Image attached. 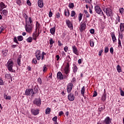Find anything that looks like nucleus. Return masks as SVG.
Masks as SVG:
<instances>
[{
    "label": "nucleus",
    "instance_id": "nucleus-51",
    "mask_svg": "<svg viewBox=\"0 0 124 124\" xmlns=\"http://www.w3.org/2000/svg\"><path fill=\"white\" fill-rule=\"evenodd\" d=\"M75 82H76V78H73V79H72L71 82H70V83H72V84H74V83H75Z\"/></svg>",
    "mask_w": 124,
    "mask_h": 124
},
{
    "label": "nucleus",
    "instance_id": "nucleus-8",
    "mask_svg": "<svg viewBox=\"0 0 124 124\" xmlns=\"http://www.w3.org/2000/svg\"><path fill=\"white\" fill-rule=\"evenodd\" d=\"M31 111L32 115L34 116H36L39 114V109H38L32 108Z\"/></svg>",
    "mask_w": 124,
    "mask_h": 124
},
{
    "label": "nucleus",
    "instance_id": "nucleus-26",
    "mask_svg": "<svg viewBox=\"0 0 124 124\" xmlns=\"http://www.w3.org/2000/svg\"><path fill=\"white\" fill-rule=\"evenodd\" d=\"M67 63H68L69 64V66H70V62H71V58H70V56L69 55H68V56H67Z\"/></svg>",
    "mask_w": 124,
    "mask_h": 124
},
{
    "label": "nucleus",
    "instance_id": "nucleus-46",
    "mask_svg": "<svg viewBox=\"0 0 124 124\" xmlns=\"http://www.w3.org/2000/svg\"><path fill=\"white\" fill-rule=\"evenodd\" d=\"M47 67H46V65H44V66L43 67V72H44L45 73V72H46V71H47Z\"/></svg>",
    "mask_w": 124,
    "mask_h": 124
},
{
    "label": "nucleus",
    "instance_id": "nucleus-2",
    "mask_svg": "<svg viewBox=\"0 0 124 124\" xmlns=\"http://www.w3.org/2000/svg\"><path fill=\"white\" fill-rule=\"evenodd\" d=\"M13 65H14V62H13V60L11 59H9L7 64H6V66L10 72H14V71H13Z\"/></svg>",
    "mask_w": 124,
    "mask_h": 124
},
{
    "label": "nucleus",
    "instance_id": "nucleus-38",
    "mask_svg": "<svg viewBox=\"0 0 124 124\" xmlns=\"http://www.w3.org/2000/svg\"><path fill=\"white\" fill-rule=\"evenodd\" d=\"M46 55V53L44 52V51H43L42 52V55H41V59L42 60V61H43V60H44V56H45Z\"/></svg>",
    "mask_w": 124,
    "mask_h": 124
},
{
    "label": "nucleus",
    "instance_id": "nucleus-10",
    "mask_svg": "<svg viewBox=\"0 0 124 124\" xmlns=\"http://www.w3.org/2000/svg\"><path fill=\"white\" fill-rule=\"evenodd\" d=\"M106 15H107V16H112V10L110 8H108L106 9L105 11Z\"/></svg>",
    "mask_w": 124,
    "mask_h": 124
},
{
    "label": "nucleus",
    "instance_id": "nucleus-24",
    "mask_svg": "<svg viewBox=\"0 0 124 124\" xmlns=\"http://www.w3.org/2000/svg\"><path fill=\"white\" fill-rule=\"evenodd\" d=\"M120 29L121 32H124V23H120Z\"/></svg>",
    "mask_w": 124,
    "mask_h": 124
},
{
    "label": "nucleus",
    "instance_id": "nucleus-13",
    "mask_svg": "<svg viewBox=\"0 0 124 124\" xmlns=\"http://www.w3.org/2000/svg\"><path fill=\"white\" fill-rule=\"evenodd\" d=\"M25 94L26 95H31V94H32V89H28L25 91Z\"/></svg>",
    "mask_w": 124,
    "mask_h": 124
},
{
    "label": "nucleus",
    "instance_id": "nucleus-61",
    "mask_svg": "<svg viewBox=\"0 0 124 124\" xmlns=\"http://www.w3.org/2000/svg\"><path fill=\"white\" fill-rule=\"evenodd\" d=\"M97 95V92H94L93 95V97H95V96H96Z\"/></svg>",
    "mask_w": 124,
    "mask_h": 124
},
{
    "label": "nucleus",
    "instance_id": "nucleus-32",
    "mask_svg": "<svg viewBox=\"0 0 124 124\" xmlns=\"http://www.w3.org/2000/svg\"><path fill=\"white\" fill-rule=\"evenodd\" d=\"M119 11L121 15H124V8H120L119 9Z\"/></svg>",
    "mask_w": 124,
    "mask_h": 124
},
{
    "label": "nucleus",
    "instance_id": "nucleus-39",
    "mask_svg": "<svg viewBox=\"0 0 124 124\" xmlns=\"http://www.w3.org/2000/svg\"><path fill=\"white\" fill-rule=\"evenodd\" d=\"M82 18H83V14L79 13L78 15V20L79 22H80V21L82 20Z\"/></svg>",
    "mask_w": 124,
    "mask_h": 124
},
{
    "label": "nucleus",
    "instance_id": "nucleus-1",
    "mask_svg": "<svg viewBox=\"0 0 124 124\" xmlns=\"http://www.w3.org/2000/svg\"><path fill=\"white\" fill-rule=\"evenodd\" d=\"M33 21L31 17H29L25 20V29L27 32H31L32 31V23Z\"/></svg>",
    "mask_w": 124,
    "mask_h": 124
},
{
    "label": "nucleus",
    "instance_id": "nucleus-6",
    "mask_svg": "<svg viewBox=\"0 0 124 124\" xmlns=\"http://www.w3.org/2000/svg\"><path fill=\"white\" fill-rule=\"evenodd\" d=\"M35 57L37 61H40L41 59V51L40 50H36L35 52Z\"/></svg>",
    "mask_w": 124,
    "mask_h": 124
},
{
    "label": "nucleus",
    "instance_id": "nucleus-53",
    "mask_svg": "<svg viewBox=\"0 0 124 124\" xmlns=\"http://www.w3.org/2000/svg\"><path fill=\"white\" fill-rule=\"evenodd\" d=\"M48 16H49V18H51V17H52V16H53V13L52 12V11L51 10H50V11H49Z\"/></svg>",
    "mask_w": 124,
    "mask_h": 124
},
{
    "label": "nucleus",
    "instance_id": "nucleus-49",
    "mask_svg": "<svg viewBox=\"0 0 124 124\" xmlns=\"http://www.w3.org/2000/svg\"><path fill=\"white\" fill-rule=\"evenodd\" d=\"M32 63H34L35 64L37 63V61L36 60V59H33L32 61Z\"/></svg>",
    "mask_w": 124,
    "mask_h": 124
},
{
    "label": "nucleus",
    "instance_id": "nucleus-54",
    "mask_svg": "<svg viewBox=\"0 0 124 124\" xmlns=\"http://www.w3.org/2000/svg\"><path fill=\"white\" fill-rule=\"evenodd\" d=\"M56 16L57 18H60V17H61L60 13H59L58 12H57L56 13Z\"/></svg>",
    "mask_w": 124,
    "mask_h": 124
},
{
    "label": "nucleus",
    "instance_id": "nucleus-35",
    "mask_svg": "<svg viewBox=\"0 0 124 124\" xmlns=\"http://www.w3.org/2000/svg\"><path fill=\"white\" fill-rule=\"evenodd\" d=\"M116 69L119 73H120V72H122V69L121 68V66L120 65H118L117 66Z\"/></svg>",
    "mask_w": 124,
    "mask_h": 124
},
{
    "label": "nucleus",
    "instance_id": "nucleus-44",
    "mask_svg": "<svg viewBox=\"0 0 124 124\" xmlns=\"http://www.w3.org/2000/svg\"><path fill=\"white\" fill-rule=\"evenodd\" d=\"M32 36H33V40H36V37H37V36H38V35L35 34V33H33Z\"/></svg>",
    "mask_w": 124,
    "mask_h": 124
},
{
    "label": "nucleus",
    "instance_id": "nucleus-28",
    "mask_svg": "<svg viewBox=\"0 0 124 124\" xmlns=\"http://www.w3.org/2000/svg\"><path fill=\"white\" fill-rule=\"evenodd\" d=\"M39 29H40V24H39V23L38 22L36 21V29H35L36 31H37V30H39Z\"/></svg>",
    "mask_w": 124,
    "mask_h": 124
},
{
    "label": "nucleus",
    "instance_id": "nucleus-4",
    "mask_svg": "<svg viewBox=\"0 0 124 124\" xmlns=\"http://www.w3.org/2000/svg\"><path fill=\"white\" fill-rule=\"evenodd\" d=\"M69 64L68 63H66L65 66L64 68L63 71L64 73L68 76V74L69 72H70V68H69Z\"/></svg>",
    "mask_w": 124,
    "mask_h": 124
},
{
    "label": "nucleus",
    "instance_id": "nucleus-9",
    "mask_svg": "<svg viewBox=\"0 0 124 124\" xmlns=\"http://www.w3.org/2000/svg\"><path fill=\"white\" fill-rule=\"evenodd\" d=\"M66 24L67 25V27L70 29V30H73V25L71 23V21L69 20V19L66 20Z\"/></svg>",
    "mask_w": 124,
    "mask_h": 124
},
{
    "label": "nucleus",
    "instance_id": "nucleus-15",
    "mask_svg": "<svg viewBox=\"0 0 124 124\" xmlns=\"http://www.w3.org/2000/svg\"><path fill=\"white\" fill-rule=\"evenodd\" d=\"M38 5L40 8H43L44 6V3L43 2V0H38Z\"/></svg>",
    "mask_w": 124,
    "mask_h": 124
},
{
    "label": "nucleus",
    "instance_id": "nucleus-33",
    "mask_svg": "<svg viewBox=\"0 0 124 124\" xmlns=\"http://www.w3.org/2000/svg\"><path fill=\"white\" fill-rule=\"evenodd\" d=\"M73 68V72L74 73H76V72H77V70H78V68H77V66H76V65H74Z\"/></svg>",
    "mask_w": 124,
    "mask_h": 124
},
{
    "label": "nucleus",
    "instance_id": "nucleus-40",
    "mask_svg": "<svg viewBox=\"0 0 124 124\" xmlns=\"http://www.w3.org/2000/svg\"><path fill=\"white\" fill-rule=\"evenodd\" d=\"M13 42L15 43H16V44L19 45V42H18V40H17V37L15 36V37H14Z\"/></svg>",
    "mask_w": 124,
    "mask_h": 124
},
{
    "label": "nucleus",
    "instance_id": "nucleus-45",
    "mask_svg": "<svg viewBox=\"0 0 124 124\" xmlns=\"http://www.w3.org/2000/svg\"><path fill=\"white\" fill-rule=\"evenodd\" d=\"M69 8H73L74 7V3H70L68 5Z\"/></svg>",
    "mask_w": 124,
    "mask_h": 124
},
{
    "label": "nucleus",
    "instance_id": "nucleus-59",
    "mask_svg": "<svg viewBox=\"0 0 124 124\" xmlns=\"http://www.w3.org/2000/svg\"><path fill=\"white\" fill-rule=\"evenodd\" d=\"M58 119V117L57 116H55L54 117H53L52 118V121H53L54 122H57V120Z\"/></svg>",
    "mask_w": 124,
    "mask_h": 124
},
{
    "label": "nucleus",
    "instance_id": "nucleus-31",
    "mask_svg": "<svg viewBox=\"0 0 124 124\" xmlns=\"http://www.w3.org/2000/svg\"><path fill=\"white\" fill-rule=\"evenodd\" d=\"M26 41L28 43H31V42H32V38L31 37H29L26 39Z\"/></svg>",
    "mask_w": 124,
    "mask_h": 124
},
{
    "label": "nucleus",
    "instance_id": "nucleus-63",
    "mask_svg": "<svg viewBox=\"0 0 124 124\" xmlns=\"http://www.w3.org/2000/svg\"><path fill=\"white\" fill-rule=\"evenodd\" d=\"M108 51H109V48H108V47H105V53H108Z\"/></svg>",
    "mask_w": 124,
    "mask_h": 124
},
{
    "label": "nucleus",
    "instance_id": "nucleus-62",
    "mask_svg": "<svg viewBox=\"0 0 124 124\" xmlns=\"http://www.w3.org/2000/svg\"><path fill=\"white\" fill-rule=\"evenodd\" d=\"M90 33H91L92 34H93V33H94V29H92L90 30Z\"/></svg>",
    "mask_w": 124,
    "mask_h": 124
},
{
    "label": "nucleus",
    "instance_id": "nucleus-60",
    "mask_svg": "<svg viewBox=\"0 0 124 124\" xmlns=\"http://www.w3.org/2000/svg\"><path fill=\"white\" fill-rule=\"evenodd\" d=\"M5 99L10 100V99H11V96H7L6 97H5Z\"/></svg>",
    "mask_w": 124,
    "mask_h": 124
},
{
    "label": "nucleus",
    "instance_id": "nucleus-5",
    "mask_svg": "<svg viewBox=\"0 0 124 124\" xmlns=\"http://www.w3.org/2000/svg\"><path fill=\"white\" fill-rule=\"evenodd\" d=\"M73 88V83H69L67 85V92L68 93H71L72 88Z\"/></svg>",
    "mask_w": 124,
    "mask_h": 124
},
{
    "label": "nucleus",
    "instance_id": "nucleus-11",
    "mask_svg": "<svg viewBox=\"0 0 124 124\" xmlns=\"http://www.w3.org/2000/svg\"><path fill=\"white\" fill-rule=\"evenodd\" d=\"M33 103L37 106H40L41 105V100L40 99H36L34 100Z\"/></svg>",
    "mask_w": 124,
    "mask_h": 124
},
{
    "label": "nucleus",
    "instance_id": "nucleus-20",
    "mask_svg": "<svg viewBox=\"0 0 124 124\" xmlns=\"http://www.w3.org/2000/svg\"><path fill=\"white\" fill-rule=\"evenodd\" d=\"M38 93V89L37 87H35L33 89H32V94L31 95V96H33V95H34L35 93Z\"/></svg>",
    "mask_w": 124,
    "mask_h": 124
},
{
    "label": "nucleus",
    "instance_id": "nucleus-47",
    "mask_svg": "<svg viewBox=\"0 0 124 124\" xmlns=\"http://www.w3.org/2000/svg\"><path fill=\"white\" fill-rule=\"evenodd\" d=\"M90 44L91 47H93V46H94V43L92 40H91L90 41Z\"/></svg>",
    "mask_w": 124,
    "mask_h": 124
},
{
    "label": "nucleus",
    "instance_id": "nucleus-29",
    "mask_svg": "<svg viewBox=\"0 0 124 124\" xmlns=\"http://www.w3.org/2000/svg\"><path fill=\"white\" fill-rule=\"evenodd\" d=\"M75 15H76V13L74 11H72L71 12V17H73L74 19H75Z\"/></svg>",
    "mask_w": 124,
    "mask_h": 124
},
{
    "label": "nucleus",
    "instance_id": "nucleus-34",
    "mask_svg": "<svg viewBox=\"0 0 124 124\" xmlns=\"http://www.w3.org/2000/svg\"><path fill=\"white\" fill-rule=\"evenodd\" d=\"M24 39V37L22 35H20L17 36V40L18 41H23V40Z\"/></svg>",
    "mask_w": 124,
    "mask_h": 124
},
{
    "label": "nucleus",
    "instance_id": "nucleus-41",
    "mask_svg": "<svg viewBox=\"0 0 124 124\" xmlns=\"http://www.w3.org/2000/svg\"><path fill=\"white\" fill-rule=\"evenodd\" d=\"M17 62L18 65H21V57L19 56L17 60Z\"/></svg>",
    "mask_w": 124,
    "mask_h": 124
},
{
    "label": "nucleus",
    "instance_id": "nucleus-36",
    "mask_svg": "<svg viewBox=\"0 0 124 124\" xmlns=\"http://www.w3.org/2000/svg\"><path fill=\"white\" fill-rule=\"evenodd\" d=\"M5 77L6 79H11V74H6L5 75Z\"/></svg>",
    "mask_w": 124,
    "mask_h": 124
},
{
    "label": "nucleus",
    "instance_id": "nucleus-50",
    "mask_svg": "<svg viewBox=\"0 0 124 124\" xmlns=\"http://www.w3.org/2000/svg\"><path fill=\"white\" fill-rule=\"evenodd\" d=\"M23 16L24 18L25 19V20H27V19H28L29 17H28V15H26V14L24 13L23 14Z\"/></svg>",
    "mask_w": 124,
    "mask_h": 124
},
{
    "label": "nucleus",
    "instance_id": "nucleus-27",
    "mask_svg": "<svg viewBox=\"0 0 124 124\" xmlns=\"http://www.w3.org/2000/svg\"><path fill=\"white\" fill-rule=\"evenodd\" d=\"M80 93L82 96H85V86H83V87L81 88Z\"/></svg>",
    "mask_w": 124,
    "mask_h": 124
},
{
    "label": "nucleus",
    "instance_id": "nucleus-17",
    "mask_svg": "<svg viewBox=\"0 0 124 124\" xmlns=\"http://www.w3.org/2000/svg\"><path fill=\"white\" fill-rule=\"evenodd\" d=\"M7 6L3 3V2H0V12L4 8H6Z\"/></svg>",
    "mask_w": 124,
    "mask_h": 124
},
{
    "label": "nucleus",
    "instance_id": "nucleus-55",
    "mask_svg": "<svg viewBox=\"0 0 124 124\" xmlns=\"http://www.w3.org/2000/svg\"><path fill=\"white\" fill-rule=\"evenodd\" d=\"M27 4L29 6H31V1H30V0H28L27 1Z\"/></svg>",
    "mask_w": 124,
    "mask_h": 124
},
{
    "label": "nucleus",
    "instance_id": "nucleus-3",
    "mask_svg": "<svg viewBox=\"0 0 124 124\" xmlns=\"http://www.w3.org/2000/svg\"><path fill=\"white\" fill-rule=\"evenodd\" d=\"M94 10L96 13H97V14H98L100 16H102V15H103V12L102 11V10L101 9L100 7L97 5L94 6Z\"/></svg>",
    "mask_w": 124,
    "mask_h": 124
},
{
    "label": "nucleus",
    "instance_id": "nucleus-19",
    "mask_svg": "<svg viewBox=\"0 0 124 124\" xmlns=\"http://www.w3.org/2000/svg\"><path fill=\"white\" fill-rule=\"evenodd\" d=\"M110 35L111 36L113 42H116L117 41V38H116V35H115V33L111 32Z\"/></svg>",
    "mask_w": 124,
    "mask_h": 124
},
{
    "label": "nucleus",
    "instance_id": "nucleus-37",
    "mask_svg": "<svg viewBox=\"0 0 124 124\" xmlns=\"http://www.w3.org/2000/svg\"><path fill=\"white\" fill-rule=\"evenodd\" d=\"M84 12L85 14H86V18H90L91 16L89 14V12H88V11L86 10H84Z\"/></svg>",
    "mask_w": 124,
    "mask_h": 124
},
{
    "label": "nucleus",
    "instance_id": "nucleus-18",
    "mask_svg": "<svg viewBox=\"0 0 124 124\" xmlns=\"http://www.w3.org/2000/svg\"><path fill=\"white\" fill-rule=\"evenodd\" d=\"M64 13L65 16L67 18H68V17L70 16V13L69 12V10H68V9H65Z\"/></svg>",
    "mask_w": 124,
    "mask_h": 124
},
{
    "label": "nucleus",
    "instance_id": "nucleus-58",
    "mask_svg": "<svg viewBox=\"0 0 124 124\" xmlns=\"http://www.w3.org/2000/svg\"><path fill=\"white\" fill-rule=\"evenodd\" d=\"M64 51L65 52H67V51H68V46H65V47H64Z\"/></svg>",
    "mask_w": 124,
    "mask_h": 124
},
{
    "label": "nucleus",
    "instance_id": "nucleus-7",
    "mask_svg": "<svg viewBox=\"0 0 124 124\" xmlns=\"http://www.w3.org/2000/svg\"><path fill=\"white\" fill-rule=\"evenodd\" d=\"M72 49L74 54L77 55V56H78V55H79V51H78V48H77L76 46H72Z\"/></svg>",
    "mask_w": 124,
    "mask_h": 124
},
{
    "label": "nucleus",
    "instance_id": "nucleus-22",
    "mask_svg": "<svg viewBox=\"0 0 124 124\" xmlns=\"http://www.w3.org/2000/svg\"><path fill=\"white\" fill-rule=\"evenodd\" d=\"M120 22H121V17H120L119 15H117L115 19V25H117L118 23H120Z\"/></svg>",
    "mask_w": 124,
    "mask_h": 124
},
{
    "label": "nucleus",
    "instance_id": "nucleus-56",
    "mask_svg": "<svg viewBox=\"0 0 124 124\" xmlns=\"http://www.w3.org/2000/svg\"><path fill=\"white\" fill-rule=\"evenodd\" d=\"M4 31V28H3V27H0V33H1V32H2V31Z\"/></svg>",
    "mask_w": 124,
    "mask_h": 124
},
{
    "label": "nucleus",
    "instance_id": "nucleus-14",
    "mask_svg": "<svg viewBox=\"0 0 124 124\" xmlns=\"http://www.w3.org/2000/svg\"><path fill=\"white\" fill-rule=\"evenodd\" d=\"M57 79L59 80H62L63 79V75L61 72H58L57 75Z\"/></svg>",
    "mask_w": 124,
    "mask_h": 124
},
{
    "label": "nucleus",
    "instance_id": "nucleus-23",
    "mask_svg": "<svg viewBox=\"0 0 124 124\" xmlns=\"http://www.w3.org/2000/svg\"><path fill=\"white\" fill-rule=\"evenodd\" d=\"M50 32L51 34L54 35L55 32H56V27H54L50 29Z\"/></svg>",
    "mask_w": 124,
    "mask_h": 124
},
{
    "label": "nucleus",
    "instance_id": "nucleus-25",
    "mask_svg": "<svg viewBox=\"0 0 124 124\" xmlns=\"http://www.w3.org/2000/svg\"><path fill=\"white\" fill-rule=\"evenodd\" d=\"M8 13V11L6 10H3L2 11V12L1 13V14H3V15L5 16H7V14Z\"/></svg>",
    "mask_w": 124,
    "mask_h": 124
},
{
    "label": "nucleus",
    "instance_id": "nucleus-16",
    "mask_svg": "<svg viewBox=\"0 0 124 124\" xmlns=\"http://www.w3.org/2000/svg\"><path fill=\"white\" fill-rule=\"evenodd\" d=\"M79 30L80 31H85V30H86V24L85 23L81 24L79 27Z\"/></svg>",
    "mask_w": 124,
    "mask_h": 124
},
{
    "label": "nucleus",
    "instance_id": "nucleus-52",
    "mask_svg": "<svg viewBox=\"0 0 124 124\" xmlns=\"http://www.w3.org/2000/svg\"><path fill=\"white\" fill-rule=\"evenodd\" d=\"M110 54H112V55L114 54V49L113 48V47H110Z\"/></svg>",
    "mask_w": 124,
    "mask_h": 124
},
{
    "label": "nucleus",
    "instance_id": "nucleus-57",
    "mask_svg": "<svg viewBox=\"0 0 124 124\" xmlns=\"http://www.w3.org/2000/svg\"><path fill=\"white\" fill-rule=\"evenodd\" d=\"M120 94L121 96H124V92L122 90H120Z\"/></svg>",
    "mask_w": 124,
    "mask_h": 124
},
{
    "label": "nucleus",
    "instance_id": "nucleus-12",
    "mask_svg": "<svg viewBox=\"0 0 124 124\" xmlns=\"http://www.w3.org/2000/svg\"><path fill=\"white\" fill-rule=\"evenodd\" d=\"M68 98L70 101H73L75 97L72 93H69L68 95Z\"/></svg>",
    "mask_w": 124,
    "mask_h": 124
},
{
    "label": "nucleus",
    "instance_id": "nucleus-30",
    "mask_svg": "<svg viewBox=\"0 0 124 124\" xmlns=\"http://www.w3.org/2000/svg\"><path fill=\"white\" fill-rule=\"evenodd\" d=\"M51 112V108H47L46 109V115H49Z\"/></svg>",
    "mask_w": 124,
    "mask_h": 124
},
{
    "label": "nucleus",
    "instance_id": "nucleus-21",
    "mask_svg": "<svg viewBox=\"0 0 124 124\" xmlns=\"http://www.w3.org/2000/svg\"><path fill=\"white\" fill-rule=\"evenodd\" d=\"M104 123L106 124H111V120H110V117H107V118L105 119Z\"/></svg>",
    "mask_w": 124,
    "mask_h": 124
},
{
    "label": "nucleus",
    "instance_id": "nucleus-64",
    "mask_svg": "<svg viewBox=\"0 0 124 124\" xmlns=\"http://www.w3.org/2000/svg\"><path fill=\"white\" fill-rule=\"evenodd\" d=\"M98 110L99 112H102L103 111V107H101L99 108Z\"/></svg>",
    "mask_w": 124,
    "mask_h": 124
},
{
    "label": "nucleus",
    "instance_id": "nucleus-42",
    "mask_svg": "<svg viewBox=\"0 0 124 124\" xmlns=\"http://www.w3.org/2000/svg\"><path fill=\"white\" fill-rule=\"evenodd\" d=\"M54 43H55V41H54L52 38H50L49 40L50 45H53Z\"/></svg>",
    "mask_w": 124,
    "mask_h": 124
},
{
    "label": "nucleus",
    "instance_id": "nucleus-43",
    "mask_svg": "<svg viewBox=\"0 0 124 124\" xmlns=\"http://www.w3.org/2000/svg\"><path fill=\"white\" fill-rule=\"evenodd\" d=\"M102 101H106V94H103L102 97Z\"/></svg>",
    "mask_w": 124,
    "mask_h": 124
},
{
    "label": "nucleus",
    "instance_id": "nucleus-48",
    "mask_svg": "<svg viewBox=\"0 0 124 124\" xmlns=\"http://www.w3.org/2000/svg\"><path fill=\"white\" fill-rule=\"evenodd\" d=\"M118 47L119 48H122V43L121 42V40L118 39Z\"/></svg>",
    "mask_w": 124,
    "mask_h": 124
}]
</instances>
